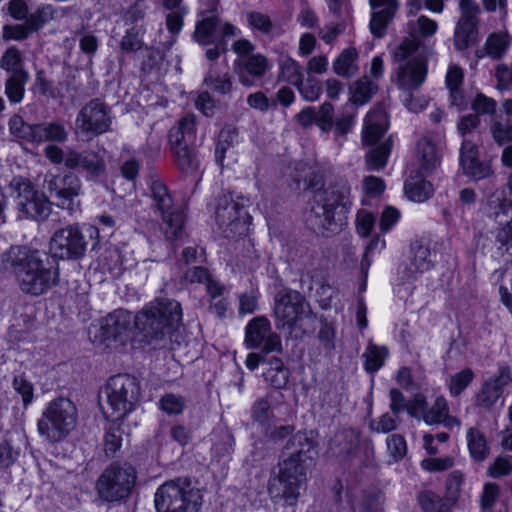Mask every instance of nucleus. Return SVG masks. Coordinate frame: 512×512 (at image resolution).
Instances as JSON below:
<instances>
[{
	"mask_svg": "<svg viewBox=\"0 0 512 512\" xmlns=\"http://www.w3.org/2000/svg\"><path fill=\"white\" fill-rule=\"evenodd\" d=\"M196 138V116L188 114L182 117L169 132L170 144H193Z\"/></svg>",
	"mask_w": 512,
	"mask_h": 512,
	"instance_id": "nucleus-30",
	"label": "nucleus"
},
{
	"mask_svg": "<svg viewBox=\"0 0 512 512\" xmlns=\"http://www.w3.org/2000/svg\"><path fill=\"white\" fill-rule=\"evenodd\" d=\"M133 320L146 340H160L181 323L182 308L176 300H157L145 306Z\"/></svg>",
	"mask_w": 512,
	"mask_h": 512,
	"instance_id": "nucleus-4",
	"label": "nucleus"
},
{
	"mask_svg": "<svg viewBox=\"0 0 512 512\" xmlns=\"http://www.w3.org/2000/svg\"><path fill=\"white\" fill-rule=\"evenodd\" d=\"M437 27V23L434 20L426 16H420L416 23L410 24V36L408 38L416 37L419 39V37L414 34L415 32H419L423 37L432 36L436 33Z\"/></svg>",
	"mask_w": 512,
	"mask_h": 512,
	"instance_id": "nucleus-58",
	"label": "nucleus"
},
{
	"mask_svg": "<svg viewBox=\"0 0 512 512\" xmlns=\"http://www.w3.org/2000/svg\"><path fill=\"white\" fill-rule=\"evenodd\" d=\"M10 195L15 203L19 219L44 220L51 213V203L31 181L15 176L9 183Z\"/></svg>",
	"mask_w": 512,
	"mask_h": 512,
	"instance_id": "nucleus-9",
	"label": "nucleus"
},
{
	"mask_svg": "<svg viewBox=\"0 0 512 512\" xmlns=\"http://www.w3.org/2000/svg\"><path fill=\"white\" fill-rule=\"evenodd\" d=\"M510 45V37L506 33H492L488 36L484 48L475 52V56L480 59L488 56L492 59L502 58Z\"/></svg>",
	"mask_w": 512,
	"mask_h": 512,
	"instance_id": "nucleus-31",
	"label": "nucleus"
},
{
	"mask_svg": "<svg viewBox=\"0 0 512 512\" xmlns=\"http://www.w3.org/2000/svg\"><path fill=\"white\" fill-rule=\"evenodd\" d=\"M66 167L72 170H81L86 174L88 180H95L106 174L104 154L93 150L79 152L68 149Z\"/></svg>",
	"mask_w": 512,
	"mask_h": 512,
	"instance_id": "nucleus-22",
	"label": "nucleus"
},
{
	"mask_svg": "<svg viewBox=\"0 0 512 512\" xmlns=\"http://www.w3.org/2000/svg\"><path fill=\"white\" fill-rule=\"evenodd\" d=\"M112 122L111 108L99 98H94L78 111L75 133L92 139L111 131Z\"/></svg>",
	"mask_w": 512,
	"mask_h": 512,
	"instance_id": "nucleus-12",
	"label": "nucleus"
},
{
	"mask_svg": "<svg viewBox=\"0 0 512 512\" xmlns=\"http://www.w3.org/2000/svg\"><path fill=\"white\" fill-rule=\"evenodd\" d=\"M350 187L337 182L313 196L309 221L318 230L339 232L348 224Z\"/></svg>",
	"mask_w": 512,
	"mask_h": 512,
	"instance_id": "nucleus-3",
	"label": "nucleus"
},
{
	"mask_svg": "<svg viewBox=\"0 0 512 512\" xmlns=\"http://www.w3.org/2000/svg\"><path fill=\"white\" fill-rule=\"evenodd\" d=\"M296 87L303 98L308 101L317 100L322 93L320 81L312 77H309L306 81L303 79Z\"/></svg>",
	"mask_w": 512,
	"mask_h": 512,
	"instance_id": "nucleus-59",
	"label": "nucleus"
},
{
	"mask_svg": "<svg viewBox=\"0 0 512 512\" xmlns=\"http://www.w3.org/2000/svg\"><path fill=\"white\" fill-rule=\"evenodd\" d=\"M392 140L389 138L375 147H372L365 154V166L368 171L382 170L388 161L391 153Z\"/></svg>",
	"mask_w": 512,
	"mask_h": 512,
	"instance_id": "nucleus-33",
	"label": "nucleus"
},
{
	"mask_svg": "<svg viewBox=\"0 0 512 512\" xmlns=\"http://www.w3.org/2000/svg\"><path fill=\"white\" fill-rule=\"evenodd\" d=\"M497 108V102L482 93H478L471 103V109L475 115H494Z\"/></svg>",
	"mask_w": 512,
	"mask_h": 512,
	"instance_id": "nucleus-55",
	"label": "nucleus"
},
{
	"mask_svg": "<svg viewBox=\"0 0 512 512\" xmlns=\"http://www.w3.org/2000/svg\"><path fill=\"white\" fill-rule=\"evenodd\" d=\"M418 500L425 512H447L450 508V501L447 498L443 499L431 491L421 493Z\"/></svg>",
	"mask_w": 512,
	"mask_h": 512,
	"instance_id": "nucleus-44",
	"label": "nucleus"
},
{
	"mask_svg": "<svg viewBox=\"0 0 512 512\" xmlns=\"http://www.w3.org/2000/svg\"><path fill=\"white\" fill-rule=\"evenodd\" d=\"M388 355L387 349L385 347H378L372 343H370L363 354L365 358V369L368 372H375L379 370Z\"/></svg>",
	"mask_w": 512,
	"mask_h": 512,
	"instance_id": "nucleus-45",
	"label": "nucleus"
},
{
	"mask_svg": "<svg viewBox=\"0 0 512 512\" xmlns=\"http://www.w3.org/2000/svg\"><path fill=\"white\" fill-rule=\"evenodd\" d=\"M192 144H170L174 162L185 175L194 176L200 169V157Z\"/></svg>",
	"mask_w": 512,
	"mask_h": 512,
	"instance_id": "nucleus-29",
	"label": "nucleus"
},
{
	"mask_svg": "<svg viewBox=\"0 0 512 512\" xmlns=\"http://www.w3.org/2000/svg\"><path fill=\"white\" fill-rule=\"evenodd\" d=\"M388 116L383 106L377 105L365 117L362 130V144L373 146L378 143L388 129Z\"/></svg>",
	"mask_w": 512,
	"mask_h": 512,
	"instance_id": "nucleus-27",
	"label": "nucleus"
},
{
	"mask_svg": "<svg viewBox=\"0 0 512 512\" xmlns=\"http://www.w3.org/2000/svg\"><path fill=\"white\" fill-rule=\"evenodd\" d=\"M0 67L10 75L18 73H28L23 68V59L21 52L14 46L9 47L0 59Z\"/></svg>",
	"mask_w": 512,
	"mask_h": 512,
	"instance_id": "nucleus-43",
	"label": "nucleus"
},
{
	"mask_svg": "<svg viewBox=\"0 0 512 512\" xmlns=\"http://www.w3.org/2000/svg\"><path fill=\"white\" fill-rule=\"evenodd\" d=\"M250 199L234 192H224L218 198L215 217L221 227H227L231 232L242 233L251 222V216L246 208Z\"/></svg>",
	"mask_w": 512,
	"mask_h": 512,
	"instance_id": "nucleus-13",
	"label": "nucleus"
},
{
	"mask_svg": "<svg viewBox=\"0 0 512 512\" xmlns=\"http://www.w3.org/2000/svg\"><path fill=\"white\" fill-rule=\"evenodd\" d=\"M512 382L511 370L508 365H501L495 378L485 382L476 395V405L490 409L501 397L503 388Z\"/></svg>",
	"mask_w": 512,
	"mask_h": 512,
	"instance_id": "nucleus-26",
	"label": "nucleus"
},
{
	"mask_svg": "<svg viewBox=\"0 0 512 512\" xmlns=\"http://www.w3.org/2000/svg\"><path fill=\"white\" fill-rule=\"evenodd\" d=\"M417 90L401 93L404 106L413 113L421 112L427 106V100L423 96L416 95Z\"/></svg>",
	"mask_w": 512,
	"mask_h": 512,
	"instance_id": "nucleus-62",
	"label": "nucleus"
},
{
	"mask_svg": "<svg viewBox=\"0 0 512 512\" xmlns=\"http://www.w3.org/2000/svg\"><path fill=\"white\" fill-rule=\"evenodd\" d=\"M103 393L107 403L104 413L113 421L121 420L138 404L140 382L135 376L118 374L108 380Z\"/></svg>",
	"mask_w": 512,
	"mask_h": 512,
	"instance_id": "nucleus-8",
	"label": "nucleus"
},
{
	"mask_svg": "<svg viewBox=\"0 0 512 512\" xmlns=\"http://www.w3.org/2000/svg\"><path fill=\"white\" fill-rule=\"evenodd\" d=\"M448 414V404L444 397H437L434 405L428 409L424 421L428 424H438L445 421Z\"/></svg>",
	"mask_w": 512,
	"mask_h": 512,
	"instance_id": "nucleus-53",
	"label": "nucleus"
},
{
	"mask_svg": "<svg viewBox=\"0 0 512 512\" xmlns=\"http://www.w3.org/2000/svg\"><path fill=\"white\" fill-rule=\"evenodd\" d=\"M251 414L255 421L262 424L266 423L272 414L269 399L266 397L255 401L251 408Z\"/></svg>",
	"mask_w": 512,
	"mask_h": 512,
	"instance_id": "nucleus-64",
	"label": "nucleus"
},
{
	"mask_svg": "<svg viewBox=\"0 0 512 512\" xmlns=\"http://www.w3.org/2000/svg\"><path fill=\"white\" fill-rule=\"evenodd\" d=\"M57 17L58 12L56 8L50 4H43L30 13L25 22L30 30L35 33Z\"/></svg>",
	"mask_w": 512,
	"mask_h": 512,
	"instance_id": "nucleus-36",
	"label": "nucleus"
},
{
	"mask_svg": "<svg viewBox=\"0 0 512 512\" xmlns=\"http://www.w3.org/2000/svg\"><path fill=\"white\" fill-rule=\"evenodd\" d=\"M473 379L474 372L470 368H465L452 375L448 384L450 394L454 397L459 396L469 386Z\"/></svg>",
	"mask_w": 512,
	"mask_h": 512,
	"instance_id": "nucleus-49",
	"label": "nucleus"
},
{
	"mask_svg": "<svg viewBox=\"0 0 512 512\" xmlns=\"http://www.w3.org/2000/svg\"><path fill=\"white\" fill-rule=\"evenodd\" d=\"M509 189V196L503 199L498 198V205L493 207L491 211V216L495 219V221L502 223L506 218L509 217V214H512V173L508 178L507 183Z\"/></svg>",
	"mask_w": 512,
	"mask_h": 512,
	"instance_id": "nucleus-50",
	"label": "nucleus"
},
{
	"mask_svg": "<svg viewBox=\"0 0 512 512\" xmlns=\"http://www.w3.org/2000/svg\"><path fill=\"white\" fill-rule=\"evenodd\" d=\"M376 218L374 213L359 209L356 213V230L361 237H367L375 227Z\"/></svg>",
	"mask_w": 512,
	"mask_h": 512,
	"instance_id": "nucleus-52",
	"label": "nucleus"
},
{
	"mask_svg": "<svg viewBox=\"0 0 512 512\" xmlns=\"http://www.w3.org/2000/svg\"><path fill=\"white\" fill-rule=\"evenodd\" d=\"M50 195L56 199V204L70 213L79 210L80 203L77 200L81 193V180L72 172L65 174H48L44 181Z\"/></svg>",
	"mask_w": 512,
	"mask_h": 512,
	"instance_id": "nucleus-16",
	"label": "nucleus"
},
{
	"mask_svg": "<svg viewBox=\"0 0 512 512\" xmlns=\"http://www.w3.org/2000/svg\"><path fill=\"white\" fill-rule=\"evenodd\" d=\"M405 193L414 202H424L433 194V186L422 178H411L405 182Z\"/></svg>",
	"mask_w": 512,
	"mask_h": 512,
	"instance_id": "nucleus-38",
	"label": "nucleus"
},
{
	"mask_svg": "<svg viewBox=\"0 0 512 512\" xmlns=\"http://www.w3.org/2000/svg\"><path fill=\"white\" fill-rule=\"evenodd\" d=\"M460 165L465 176L474 181L488 179L493 176L490 161H481L477 146L470 140H463L460 148Z\"/></svg>",
	"mask_w": 512,
	"mask_h": 512,
	"instance_id": "nucleus-23",
	"label": "nucleus"
},
{
	"mask_svg": "<svg viewBox=\"0 0 512 512\" xmlns=\"http://www.w3.org/2000/svg\"><path fill=\"white\" fill-rule=\"evenodd\" d=\"M29 73L9 75L5 81V94L12 103L22 101L25 93V84L29 81Z\"/></svg>",
	"mask_w": 512,
	"mask_h": 512,
	"instance_id": "nucleus-39",
	"label": "nucleus"
},
{
	"mask_svg": "<svg viewBox=\"0 0 512 512\" xmlns=\"http://www.w3.org/2000/svg\"><path fill=\"white\" fill-rule=\"evenodd\" d=\"M238 139L237 129L232 126L224 127L218 137L215 149V159L220 165L223 164L226 152L234 146Z\"/></svg>",
	"mask_w": 512,
	"mask_h": 512,
	"instance_id": "nucleus-41",
	"label": "nucleus"
},
{
	"mask_svg": "<svg viewBox=\"0 0 512 512\" xmlns=\"http://www.w3.org/2000/svg\"><path fill=\"white\" fill-rule=\"evenodd\" d=\"M309 312L308 302L297 291L279 293L276 297L274 313L279 328H293Z\"/></svg>",
	"mask_w": 512,
	"mask_h": 512,
	"instance_id": "nucleus-17",
	"label": "nucleus"
},
{
	"mask_svg": "<svg viewBox=\"0 0 512 512\" xmlns=\"http://www.w3.org/2000/svg\"><path fill=\"white\" fill-rule=\"evenodd\" d=\"M8 128L15 137L36 145L44 142L65 143L69 138L65 125L58 121L29 124L20 115H13Z\"/></svg>",
	"mask_w": 512,
	"mask_h": 512,
	"instance_id": "nucleus-11",
	"label": "nucleus"
},
{
	"mask_svg": "<svg viewBox=\"0 0 512 512\" xmlns=\"http://www.w3.org/2000/svg\"><path fill=\"white\" fill-rule=\"evenodd\" d=\"M420 44L416 37L405 38L393 51L394 81L401 93L418 90L426 79V61L417 55Z\"/></svg>",
	"mask_w": 512,
	"mask_h": 512,
	"instance_id": "nucleus-5",
	"label": "nucleus"
},
{
	"mask_svg": "<svg viewBox=\"0 0 512 512\" xmlns=\"http://www.w3.org/2000/svg\"><path fill=\"white\" fill-rule=\"evenodd\" d=\"M264 379L276 389L286 387L289 380V371L280 358L272 357L269 360V368L264 373Z\"/></svg>",
	"mask_w": 512,
	"mask_h": 512,
	"instance_id": "nucleus-35",
	"label": "nucleus"
},
{
	"mask_svg": "<svg viewBox=\"0 0 512 512\" xmlns=\"http://www.w3.org/2000/svg\"><path fill=\"white\" fill-rule=\"evenodd\" d=\"M154 207L162 218V230L167 240L179 239L183 234L185 216L181 206L173 203L167 188L161 182L151 186Z\"/></svg>",
	"mask_w": 512,
	"mask_h": 512,
	"instance_id": "nucleus-14",
	"label": "nucleus"
},
{
	"mask_svg": "<svg viewBox=\"0 0 512 512\" xmlns=\"http://www.w3.org/2000/svg\"><path fill=\"white\" fill-rule=\"evenodd\" d=\"M377 92V85L368 77H363L354 83V105L367 103Z\"/></svg>",
	"mask_w": 512,
	"mask_h": 512,
	"instance_id": "nucleus-47",
	"label": "nucleus"
},
{
	"mask_svg": "<svg viewBox=\"0 0 512 512\" xmlns=\"http://www.w3.org/2000/svg\"><path fill=\"white\" fill-rule=\"evenodd\" d=\"M238 81L245 87H253L256 80L262 78L270 69L271 64L262 54H252L233 63Z\"/></svg>",
	"mask_w": 512,
	"mask_h": 512,
	"instance_id": "nucleus-24",
	"label": "nucleus"
},
{
	"mask_svg": "<svg viewBox=\"0 0 512 512\" xmlns=\"http://www.w3.org/2000/svg\"><path fill=\"white\" fill-rule=\"evenodd\" d=\"M374 11L370 20V30L378 38L386 34L389 23L394 19L398 10L397 0H369Z\"/></svg>",
	"mask_w": 512,
	"mask_h": 512,
	"instance_id": "nucleus-28",
	"label": "nucleus"
},
{
	"mask_svg": "<svg viewBox=\"0 0 512 512\" xmlns=\"http://www.w3.org/2000/svg\"><path fill=\"white\" fill-rule=\"evenodd\" d=\"M87 244L78 226H67L54 233L50 250L55 257L61 259H78L84 256Z\"/></svg>",
	"mask_w": 512,
	"mask_h": 512,
	"instance_id": "nucleus-19",
	"label": "nucleus"
},
{
	"mask_svg": "<svg viewBox=\"0 0 512 512\" xmlns=\"http://www.w3.org/2000/svg\"><path fill=\"white\" fill-rule=\"evenodd\" d=\"M204 83L214 92L220 95H227L233 90L232 76L229 73L220 74L213 64L204 78Z\"/></svg>",
	"mask_w": 512,
	"mask_h": 512,
	"instance_id": "nucleus-37",
	"label": "nucleus"
},
{
	"mask_svg": "<svg viewBox=\"0 0 512 512\" xmlns=\"http://www.w3.org/2000/svg\"><path fill=\"white\" fill-rule=\"evenodd\" d=\"M77 409L74 403L65 397L51 400L37 422L39 435L48 442H60L75 428Z\"/></svg>",
	"mask_w": 512,
	"mask_h": 512,
	"instance_id": "nucleus-6",
	"label": "nucleus"
},
{
	"mask_svg": "<svg viewBox=\"0 0 512 512\" xmlns=\"http://www.w3.org/2000/svg\"><path fill=\"white\" fill-rule=\"evenodd\" d=\"M12 387L21 397L23 407L28 408L34 401L33 384L24 375H16L12 380Z\"/></svg>",
	"mask_w": 512,
	"mask_h": 512,
	"instance_id": "nucleus-48",
	"label": "nucleus"
},
{
	"mask_svg": "<svg viewBox=\"0 0 512 512\" xmlns=\"http://www.w3.org/2000/svg\"><path fill=\"white\" fill-rule=\"evenodd\" d=\"M432 265L429 247L416 241L411 244L409 261L399 267L398 275L403 282H410L428 271Z\"/></svg>",
	"mask_w": 512,
	"mask_h": 512,
	"instance_id": "nucleus-25",
	"label": "nucleus"
},
{
	"mask_svg": "<svg viewBox=\"0 0 512 512\" xmlns=\"http://www.w3.org/2000/svg\"><path fill=\"white\" fill-rule=\"evenodd\" d=\"M466 439L470 456L475 461H483L489 456L490 448L487 439L477 428H469Z\"/></svg>",
	"mask_w": 512,
	"mask_h": 512,
	"instance_id": "nucleus-34",
	"label": "nucleus"
},
{
	"mask_svg": "<svg viewBox=\"0 0 512 512\" xmlns=\"http://www.w3.org/2000/svg\"><path fill=\"white\" fill-rule=\"evenodd\" d=\"M247 22L252 29L258 30L263 34H270L274 29L270 17L261 12L253 11L248 13Z\"/></svg>",
	"mask_w": 512,
	"mask_h": 512,
	"instance_id": "nucleus-57",
	"label": "nucleus"
},
{
	"mask_svg": "<svg viewBox=\"0 0 512 512\" xmlns=\"http://www.w3.org/2000/svg\"><path fill=\"white\" fill-rule=\"evenodd\" d=\"M240 34V30L228 22H222L218 16L211 15L198 21L192 38L201 46L212 45L220 38H229Z\"/></svg>",
	"mask_w": 512,
	"mask_h": 512,
	"instance_id": "nucleus-21",
	"label": "nucleus"
},
{
	"mask_svg": "<svg viewBox=\"0 0 512 512\" xmlns=\"http://www.w3.org/2000/svg\"><path fill=\"white\" fill-rule=\"evenodd\" d=\"M32 33L26 22L24 24L6 25L3 27V38L6 40L23 41Z\"/></svg>",
	"mask_w": 512,
	"mask_h": 512,
	"instance_id": "nucleus-63",
	"label": "nucleus"
},
{
	"mask_svg": "<svg viewBox=\"0 0 512 512\" xmlns=\"http://www.w3.org/2000/svg\"><path fill=\"white\" fill-rule=\"evenodd\" d=\"M362 190L364 197L361 203L362 205H369L370 199L378 198L384 192L385 183L382 178L369 175L362 181Z\"/></svg>",
	"mask_w": 512,
	"mask_h": 512,
	"instance_id": "nucleus-46",
	"label": "nucleus"
},
{
	"mask_svg": "<svg viewBox=\"0 0 512 512\" xmlns=\"http://www.w3.org/2000/svg\"><path fill=\"white\" fill-rule=\"evenodd\" d=\"M142 25H134L127 29L120 42V49L125 53H133L141 50L144 46Z\"/></svg>",
	"mask_w": 512,
	"mask_h": 512,
	"instance_id": "nucleus-42",
	"label": "nucleus"
},
{
	"mask_svg": "<svg viewBox=\"0 0 512 512\" xmlns=\"http://www.w3.org/2000/svg\"><path fill=\"white\" fill-rule=\"evenodd\" d=\"M133 316L130 312L118 309L103 317L98 325L89 329V335L93 343L111 342L123 344L129 337Z\"/></svg>",
	"mask_w": 512,
	"mask_h": 512,
	"instance_id": "nucleus-15",
	"label": "nucleus"
},
{
	"mask_svg": "<svg viewBox=\"0 0 512 512\" xmlns=\"http://www.w3.org/2000/svg\"><path fill=\"white\" fill-rule=\"evenodd\" d=\"M317 442L314 434L299 431L289 437L279 463L278 475L269 482L268 491L275 502H283L285 506H295L300 496V486L306 480V466L317 455Z\"/></svg>",
	"mask_w": 512,
	"mask_h": 512,
	"instance_id": "nucleus-1",
	"label": "nucleus"
},
{
	"mask_svg": "<svg viewBox=\"0 0 512 512\" xmlns=\"http://www.w3.org/2000/svg\"><path fill=\"white\" fill-rule=\"evenodd\" d=\"M387 451L394 462L400 461L407 452V445L404 437L399 434H392L386 440Z\"/></svg>",
	"mask_w": 512,
	"mask_h": 512,
	"instance_id": "nucleus-54",
	"label": "nucleus"
},
{
	"mask_svg": "<svg viewBox=\"0 0 512 512\" xmlns=\"http://www.w3.org/2000/svg\"><path fill=\"white\" fill-rule=\"evenodd\" d=\"M491 133L497 144H512V118L495 115L491 123Z\"/></svg>",
	"mask_w": 512,
	"mask_h": 512,
	"instance_id": "nucleus-40",
	"label": "nucleus"
},
{
	"mask_svg": "<svg viewBox=\"0 0 512 512\" xmlns=\"http://www.w3.org/2000/svg\"><path fill=\"white\" fill-rule=\"evenodd\" d=\"M335 74L341 77H350L352 68V48L348 47L335 59L332 65Z\"/></svg>",
	"mask_w": 512,
	"mask_h": 512,
	"instance_id": "nucleus-60",
	"label": "nucleus"
},
{
	"mask_svg": "<svg viewBox=\"0 0 512 512\" xmlns=\"http://www.w3.org/2000/svg\"><path fill=\"white\" fill-rule=\"evenodd\" d=\"M351 449L352 443L345 431L336 433L329 441L328 452L332 456L340 457L344 454H349Z\"/></svg>",
	"mask_w": 512,
	"mask_h": 512,
	"instance_id": "nucleus-51",
	"label": "nucleus"
},
{
	"mask_svg": "<svg viewBox=\"0 0 512 512\" xmlns=\"http://www.w3.org/2000/svg\"><path fill=\"white\" fill-rule=\"evenodd\" d=\"M136 482V472L127 463H112L100 474L95 489L102 501L116 502L126 498Z\"/></svg>",
	"mask_w": 512,
	"mask_h": 512,
	"instance_id": "nucleus-10",
	"label": "nucleus"
},
{
	"mask_svg": "<svg viewBox=\"0 0 512 512\" xmlns=\"http://www.w3.org/2000/svg\"><path fill=\"white\" fill-rule=\"evenodd\" d=\"M42 254L26 246H12L2 254L4 270L13 273L20 289L34 296L41 295L58 282L57 269L44 263Z\"/></svg>",
	"mask_w": 512,
	"mask_h": 512,
	"instance_id": "nucleus-2",
	"label": "nucleus"
},
{
	"mask_svg": "<svg viewBox=\"0 0 512 512\" xmlns=\"http://www.w3.org/2000/svg\"><path fill=\"white\" fill-rule=\"evenodd\" d=\"M157 512H198L202 494L187 479L178 478L162 484L154 495Z\"/></svg>",
	"mask_w": 512,
	"mask_h": 512,
	"instance_id": "nucleus-7",
	"label": "nucleus"
},
{
	"mask_svg": "<svg viewBox=\"0 0 512 512\" xmlns=\"http://www.w3.org/2000/svg\"><path fill=\"white\" fill-rule=\"evenodd\" d=\"M258 308V292L254 289L239 295V314H252Z\"/></svg>",
	"mask_w": 512,
	"mask_h": 512,
	"instance_id": "nucleus-61",
	"label": "nucleus"
},
{
	"mask_svg": "<svg viewBox=\"0 0 512 512\" xmlns=\"http://www.w3.org/2000/svg\"><path fill=\"white\" fill-rule=\"evenodd\" d=\"M416 155L420 168L425 172L434 170L440 163L437 148L433 141L427 137H423L418 141Z\"/></svg>",
	"mask_w": 512,
	"mask_h": 512,
	"instance_id": "nucleus-32",
	"label": "nucleus"
},
{
	"mask_svg": "<svg viewBox=\"0 0 512 512\" xmlns=\"http://www.w3.org/2000/svg\"><path fill=\"white\" fill-rule=\"evenodd\" d=\"M245 345L249 349H260L264 353L282 350L280 337L272 331L270 321L264 316H257L247 323Z\"/></svg>",
	"mask_w": 512,
	"mask_h": 512,
	"instance_id": "nucleus-18",
	"label": "nucleus"
},
{
	"mask_svg": "<svg viewBox=\"0 0 512 512\" xmlns=\"http://www.w3.org/2000/svg\"><path fill=\"white\" fill-rule=\"evenodd\" d=\"M281 70L283 77L295 86L304 79L303 68L293 59L283 61Z\"/></svg>",
	"mask_w": 512,
	"mask_h": 512,
	"instance_id": "nucleus-56",
	"label": "nucleus"
},
{
	"mask_svg": "<svg viewBox=\"0 0 512 512\" xmlns=\"http://www.w3.org/2000/svg\"><path fill=\"white\" fill-rule=\"evenodd\" d=\"M462 13L454 32V46L457 50H465L478 41L479 7L472 0H461Z\"/></svg>",
	"mask_w": 512,
	"mask_h": 512,
	"instance_id": "nucleus-20",
	"label": "nucleus"
}]
</instances>
